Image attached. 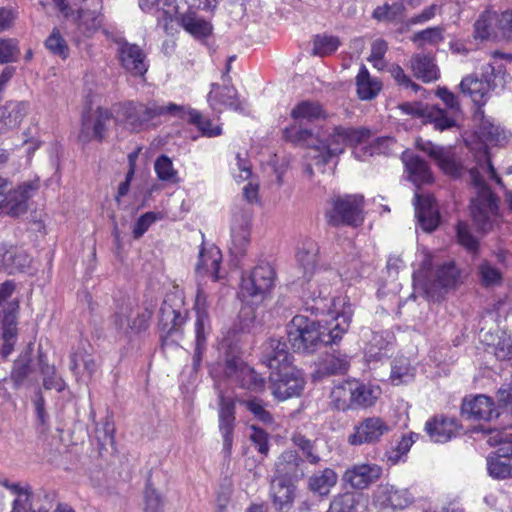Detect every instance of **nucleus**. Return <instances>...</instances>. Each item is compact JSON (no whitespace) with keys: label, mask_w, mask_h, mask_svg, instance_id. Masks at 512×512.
Wrapping results in <instances>:
<instances>
[{"label":"nucleus","mask_w":512,"mask_h":512,"mask_svg":"<svg viewBox=\"0 0 512 512\" xmlns=\"http://www.w3.org/2000/svg\"><path fill=\"white\" fill-rule=\"evenodd\" d=\"M468 177L476 189V196L470 204L471 218L477 231L485 235L492 230L499 217V199L486 185L477 168H471Z\"/></svg>","instance_id":"f257e3e1"},{"label":"nucleus","mask_w":512,"mask_h":512,"mask_svg":"<svg viewBox=\"0 0 512 512\" xmlns=\"http://www.w3.org/2000/svg\"><path fill=\"white\" fill-rule=\"evenodd\" d=\"M382 394L379 385L359 380L346 381L331 393L332 404L337 410L369 408L376 404Z\"/></svg>","instance_id":"f03ea898"},{"label":"nucleus","mask_w":512,"mask_h":512,"mask_svg":"<svg viewBox=\"0 0 512 512\" xmlns=\"http://www.w3.org/2000/svg\"><path fill=\"white\" fill-rule=\"evenodd\" d=\"M39 189V181H27L11 187L9 181L0 178V215L18 218L28 211L29 200Z\"/></svg>","instance_id":"7ed1b4c3"},{"label":"nucleus","mask_w":512,"mask_h":512,"mask_svg":"<svg viewBox=\"0 0 512 512\" xmlns=\"http://www.w3.org/2000/svg\"><path fill=\"white\" fill-rule=\"evenodd\" d=\"M276 273L269 264L256 266L247 278H242L240 297L246 305H258L269 295Z\"/></svg>","instance_id":"20e7f679"},{"label":"nucleus","mask_w":512,"mask_h":512,"mask_svg":"<svg viewBox=\"0 0 512 512\" xmlns=\"http://www.w3.org/2000/svg\"><path fill=\"white\" fill-rule=\"evenodd\" d=\"M362 195H345L333 198V208L327 213L328 222L333 226H358L363 222Z\"/></svg>","instance_id":"39448f33"},{"label":"nucleus","mask_w":512,"mask_h":512,"mask_svg":"<svg viewBox=\"0 0 512 512\" xmlns=\"http://www.w3.org/2000/svg\"><path fill=\"white\" fill-rule=\"evenodd\" d=\"M223 373L227 379L241 388L260 392L265 387L264 378L237 355H226Z\"/></svg>","instance_id":"423d86ee"},{"label":"nucleus","mask_w":512,"mask_h":512,"mask_svg":"<svg viewBox=\"0 0 512 512\" xmlns=\"http://www.w3.org/2000/svg\"><path fill=\"white\" fill-rule=\"evenodd\" d=\"M269 381L272 394L279 400L299 396L305 385L302 372L293 365L270 372Z\"/></svg>","instance_id":"0eeeda50"},{"label":"nucleus","mask_w":512,"mask_h":512,"mask_svg":"<svg viewBox=\"0 0 512 512\" xmlns=\"http://www.w3.org/2000/svg\"><path fill=\"white\" fill-rule=\"evenodd\" d=\"M494 67L487 65L483 69L481 77L469 75L460 82V90L464 95L471 97L477 105H484L489 93L495 89Z\"/></svg>","instance_id":"6e6552de"},{"label":"nucleus","mask_w":512,"mask_h":512,"mask_svg":"<svg viewBox=\"0 0 512 512\" xmlns=\"http://www.w3.org/2000/svg\"><path fill=\"white\" fill-rule=\"evenodd\" d=\"M459 282L460 271L450 261L437 268L434 278L424 284L423 293L427 298L439 300L449 288L455 287Z\"/></svg>","instance_id":"1a4fd4ad"},{"label":"nucleus","mask_w":512,"mask_h":512,"mask_svg":"<svg viewBox=\"0 0 512 512\" xmlns=\"http://www.w3.org/2000/svg\"><path fill=\"white\" fill-rule=\"evenodd\" d=\"M324 329L320 322H310L304 327H297L295 331L292 328L287 329L289 341L292 346L303 353H313L320 346L325 345Z\"/></svg>","instance_id":"9d476101"},{"label":"nucleus","mask_w":512,"mask_h":512,"mask_svg":"<svg viewBox=\"0 0 512 512\" xmlns=\"http://www.w3.org/2000/svg\"><path fill=\"white\" fill-rule=\"evenodd\" d=\"M417 148L426 153L447 175L457 178L462 175L463 166L456 160L451 147H443L426 141L417 140Z\"/></svg>","instance_id":"9b49d317"},{"label":"nucleus","mask_w":512,"mask_h":512,"mask_svg":"<svg viewBox=\"0 0 512 512\" xmlns=\"http://www.w3.org/2000/svg\"><path fill=\"white\" fill-rule=\"evenodd\" d=\"M252 212L240 209L234 212L231 225L230 253L236 257H244L250 243V226Z\"/></svg>","instance_id":"f8f14e48"},{"label":"nucleus","mask_w":512,"mask_h":512,"mask_svg":"<svg viewBox=\"0 0 512 512\" xmlns=\"http://www.w3.org/2000/svg\"><path fill=\"white\" fill-rule=\"evenodd\" d=\"M308 466L300 454L294 450L284 451L275 462V479L294 483L304 479Z\"/></svg>","instance_id":"ddd939ff"},{"label":"nucleus","mask_w":512,"mask_h":512,"mask_svg":"<svg viewBox=\"0 0 512 512\" xmlns=\"http://www.w3.org/2000/svg\"><path fill=\"white\" fill-rule=\"evenodd\" d=\"M482 343L493 346L497 359L504 361L512 357V339L497 322H486L479 330Z\"/></svg>","instance_id":"4468645a"},{"label":"nucleus","mask_w":512,"mask_h":512,"mask_svg":"<svg viewBox=\"0 0 512 512\" xmlns=\"http://www.w3.org/2000/svg\"><path fill=\"white\" fill-rule=\"evenodd\" d=\"M498 443L500 447L487 458L489 475L496 479L512 477V435L500 438Z\"/></svg>","instance_id":"2eb2a0df"},{"label":"nucleus","mask_w":512,"mask_h":512,"mask_svg":"<svg viewBox=\"0 0 512 512\" xmlns=\"http://www.w3.org/2000/svg\"><path fill=\"white\" fill-rule=\"evenodd\" d=\"M389 430L388 424L382 418L368 417L355 426L354 433L348 437V443L351 445L376 443Z\"/></svg>","instance_id":"dca6fc26"},{"label":"nucleus","mask_w":512,"mask_h":512,"mask_svg":"<svg viewBox=\"0 0 512 512\" xmlns=\"http://www.w3.org/2000/svg\"><path fill=\"white\" fill-rule=\"evenodd\" d=\"M111 119V112L102 107L97 108L95 115L83 114L79 140L84 144L91 140L101 142L107 131V122H110Z\"/></svg>","instance_id":"f3484780"},{"label":"nucleus","mask_w":512,"mask_h":512,"mask_svg":"<svg viewBox=\"0 0 512 512\" xmlns=\"http://www.w3.org/2000/svg\"><path fill=\"white\" fill-rule=\"evenodd\" d=\"M261 361L270 372L292 365V354L286 341L271 337L262 346Z\"/></svg>","instance_id":"a211bd4d"},{"label":"nucleus","mask_w":512,"mask_h":512,"mask_svg":"<svg viewBox=\"0 0 512 512\" xmlns=\"http://www.w3.org/2000/svg\"><path fill=\"white\" fill-rule=\"evenodd\" d=\"M84 6L78 9L75 24L80 33L86 37L92 36L102 25L103 15L101 0H83Z\"/></svg>","instance_id":"6ab92c4d"},{"label":"nucleus","mask_w":512,"mask_h":512,"mask_svg":"<svg viewBox=\"0 0 512 512\" xmlns=\"http://www.w3.org/2000/svg\"><path fill=\"white\" fill-rule=\"evenodd\" d=\"M117 54L122 67L133 76H143L147 72L145 54L136 44L118 40Z\"/></svg>","instance_id":"aec40b11"},{"label":"nucleus","mask_w":512,"mask_h":512,"mask_svg":"<svg viewBox=\"0 0 512 512\" xmlns=\"http://www.w3.org/2000/svg\"><path fill=\"white\" fill-rule=\"evenodd\" d=\"M462 415L470 420L491 421L500 415L499 407L485 395H477L473 399H464L461 406Z\"/></svg>","instance_id":"412c9836"},{"label":"nucleus","mask_w":512,"mask_h":512,"mask_svg":"<svg viewBox=\"0 0 512 512\" xmlns=\"http://www.w3.org/2000/svg\"><path fill=\"white\" fill-rule=\"evenodd\" d=\"M415 213L420 227L425 232L434 231L440 221L438 206L430 194L415 193Z\"/></svg>","instance_id":"4be33fe9"},{"label":"nucleus","mask_w":512,"mask_h":512,"mask_svg":"<svg viewBox=\"0 0 512 512\" xmlns=\"http://www.w3.org/2000/svg\"><path fill=\"white\" fill-rule=\"evenodd\" d=\"M375 503L381 512H394L407 507L411 498L407 490L386 485L378 490Z\"/></svg>","instance_id":"5701e85b"},{"label":"nucleus","mask_w":512,"mask_h":512,"mask_svg":"<svg viewBox=\"0 0 512 512\" xmlns=\"http://www.w3.org/2000/svg\"><path fill=\"white\" fill-rule=\"evenodd\" d=\"M394 339V334L390 331L372 332L365 347L366 361H381L390 357Z\"/></svg>","instance_id":"b1692460"},{"label":"nucleus","mask_w":512,"mask_h":512,"mask_svg":"<svg viewBox=\"0 0 512 512\" xmlns=\"http://www.w3.org/2000/svg\"><path fill=\"white\" fill-rule=\"evenodd\" d=\"M30 263L31 258L24 250L6 244L0 245V271L7 274L23 272Z\"/></svg>","instance_id":"393cba45"},{"label":"nucleus","mask_w":512,"mask_h":512,"mask_svg":"<svg viewBox=\"0 0 512 512\" xmlns=\"http://www.w3.org/2000/svg\"><path fill=\"white\" fill-rule=\"evenodd\" d=\"M381 473V467L376 464H360L348 469L344 474V480L353 488L365 489L377 481Z\"/></svg>","instance_id":"a878e982"},{"label":"nucleus","mask_w":512,"mask_h":512,"mask_svg":"<svg viewBox=\"0 0 512 512\" xmlns=\"http://www.w3.org/2000/svg\"><path fill=\"white\" fill-rule=\"evenodd\" d=\"M270 497L276 512H288L295 501L296 486L294 483L274 478L271 481Z\"/></svg>","instance_id":"bb28decb"},{"label":"nucleus","mask_w":512,"mask_h":512,"mask_svg":"<svg viewBox=\"0 0 512 512\" xmlns=\"http://www.w3.org/2000/svg\"><path fill=\"white\" fill-rule=\"evenodd\" d=\"M342 132V126L334 127L333 132L329 134L325 141H318L319 145L316 147V151L319 152L317 164L325 165L332 157H337L344 152L347 144Z\"/></svg>","instance_id":"cd10ccee"},{"label":"nucleus","mask_w":512,"mask_h":512,"mask_svg":"<svg viewBox=\"0 0 512 512\" xmlns=\"http://www.w3.org/2000/svg\"><path fill=\"white\" fill-rule=\"evenodd\" d=\"M459 425L455 418L435 416L426 422L425 430L430 439L437 443L449 441L458 430Z\"/></svg>","instance_id":"c85d7f7f"},{"label":"nucleus","mask_w":512,"mask_h":512,"mask_svg":"<svg viewBox=\"0 0 512 512\" xmlns=\"http://www.w3.org/2000/svg\"><path fill=\"white\" fill-rule=\"evenodd\" d=\"M338 475L334 469L326 467L312 473L307 479V489L320 497H327L337 484Z\"/></svg>","instance_id":"c756f323"},{"label":"nucleus","mask_w":512,"mask_h":512,"mask_svg":"<svg viewBox=\"0 0 512 512\" xmlns=\"http://www.w3.org/2000/svg\"><path fill=\"white\" fill-rule=\"evenodd\" d=\"M410 67L414 76L423 82H431L439 78V69L428 54H414L410 59Z\"/></svg>","instance_id":"7c9ffc66"},{"label":"nucleus","mask_w":512,"mask_h":512,"mask_svg":"<svg viewBox=\"0 0 512 512\" xmlns=\"http://www.w3.org/2000/svg\"><path fill=\"white\" fill-rule=\"evenodd\" d=\"M185 112L184 105H177L175 103H168L167 105H158L156 103L139 104L138 114L141 117L142 123H147L157 117L170 115L179 118Z\"/></svg>","instance_id":"2f4dec72"},{"label":"nucleus","mask_w":512,"mask_h":512,"mask_svg":"<svg viewBox=\"0 0 512 512\" xmlns=\"http://www.w3.org/2000/svg\"><path fill=\"white\" fill-rule=\"evenodd\" d=\"M222 260V254L219 248L212 246L208 249L201 248L199 252V261L196 265L198 273L210 274L214 280H218L219 267Z\"/></svg>","instance_id":"473e14b6"},{"label":"nucleus","mask_w":512,"mask_h":512,"mask_svg":"<svg viewBox=\"0 0 512 512\" xmlns=\"http://www.w3.org/2000/svg\"><path fill=\"white\" fill-rule=\"evenodd\" d=\"M357 95L361 100L374 99L382 89V83L370 76L366 66L362 65L356 76Z\"/></svg>","instance_id":"72a5a7b5"},{"label":"nucleus","mask_w":512,"mask_h":512,"mask_svg":"<svg viewBox=\"0 0 512 512\" xmlns=\"http://www.w3.org/2000/svg\"><path fill=\"white\" fill-rule=\"evenodd\" d=\"M208 101L214 110L221 111L223 107H230L235 110L239 108L236 102V90L233 87L212 85V90L208 94Z\"/></svg>","instance_id":"f704fd0d"},{"label":"nucleus","mask_w":512,"mask_h":512,"mask_svg":"<svg viewBox=\"0 0 512 512\" xmlns=\"http://www.w3.org/2000/svg\"><path fill=\"white\" fill-rule=\"evenodd\" d=\"M349 366L350 360L348 355L341 353L340 351H333V353L327 354L322 360L317 370V374L321 377L344 374L349 369Z\"/></svg>","instance_id":"c9c22d12"},{"label":"nucleus","mask_w":512,"mask_h":512,"mask_svg":"<svg viewBox=\"0 0 512 512\" xmlns=\"http://www.w3.org/2000/svg\"><path fill=\"white\" fill-rule=\"evenodd\" d=\"M180 119L196 126L202 136L213 138L222 134V128L219 125L213 126L210 119L204 117L199 111L185 106V112Z\"/></svg>","instance_id":"e433bc0d"},{"label":"nucleus","mask_w":512,"mask_h":512,"mask_svg":"<svg viewBox=\"0 0 512 512\" xmlns=\"http://www.w3.org/2000/svg\"><path fill=\"white\" fill-rule=\"evenodd\" d=\"M161 320H179L187 317L182 296L178 292L166 294L159 309Z\"/></svg>","instance_id":"4c0bfd02"},{"label":"nucleus","mask_w":512,"mask_h":512,"mask_svg":"<svg viewBox=\"0 0 512 512\" xmlns=\"http://www.w3.org/2000/svg\"><path fill=\"white\" fill-rule=\"evenodd\" d=\"M408 178L417 187L433 181V176L428 164L419 156H411L405 161Z\"/></svg>","instance_id":"58836bf2"},{"label":"nucleus","mask_w":512,"mask_h":512,"mask_svg":"<svg viewBox=\"0 0 512 512\" xmlns=\"http://www.w3.org/2000/svg\"><path fill=\"white\" fill-rule=\"evenodd\" d=\"M497 18L495 12H483L474 24V37L481 40L497 39Z\"/></svg>","instance_id":"ea45409f"},{"label":"nucleus","mask_w":512,"mask_h":512,"mask_svg":"<svg viewBox=\"0 0 512 512\" xmlns=\"http://www.w3.org/2000/svg\"><path fill=\"white\" fill-rule=\"evenodd\" d=\"M291 441L301 452V458L308 465H317L321 461V457L317 451L316 440H311L301 433H294Z\"/></svg>","instance_id":"a19ab883"},{"label":"nucleus","mask_w":512,"mask_h":512,"mask_svg":"<svg viewBox=\"0 0 512 512\" xmlns=\"http://www.w3.org/2000/svg\"><path fill=\"white\" fill-rule=\"evenodd\" d=\"M292 118L301 125L304 121L312 122L325 117L322 106L313 101H302L291 112Z\"/></svg>","instance_id":"79ce46f5"},{"label":"nucleus","mask_w":512,"mask_h":512,"mask_svg":"<svg viewBox=\"0 0 512 512\" xmlns=\"http://www.w3.org/2000/svg\"><path fill=\"white\" fill-rule=\"evenodd\" d=\"M8 489L16 495L11 512H34L36 505L29 487H21L18 483H11Z\"/></svg>","instance_id":"37998d69"},{"label":"nucleus","mask_w":512,"mask_h":512,"mask_svg":"<svg viewBox=\"0 0 512 512\" xmlns=\"http://www.w3.org/2000/svg\"><path fill=\"white\" fill-rule=\"evenodd\" d=\"M39 367L43 376V387L46 390L55 389L61 392L65 389V382L56 374L55 367L46 362L45 356L41 352H39Z\"/></svg>","instance_id":"c03bdc74"},{"label":"nucleus","mask_w":512,"mask_h":512,"mask_svg":"<svg viewBox=\"0 0 512 512\" xmlns=\"http://www.w3.org/2000/svg\"><path fill=\"white\" fill-rule=\"evenodd\" d=\"M415 369L411 366L406 357H397L393 360L391 368V380L395 384L406 383L413 379Z\"/></svg>","instance_id":"a18cd8bd"},{"label":"nucleus","mask_w":512,"mask_h":512,"mask_svg":"<svg viewBox=\"0 0 512 512\" xmlns=\"http://www.w3.org/2000/svg\"><path fill=\"white\" fill-rule=\"evenodd\" d=\"M425 121L434 124V128L439 131H444L456 125V120L449 116L446 110L435 105H429Z\"/></svg>","instance_id":"49530a36"},{"label":"nucleus","mask_w":512,"mask_h":512,"mask_svg":"<svg viewBox=\"0 0 512 512\" xmlns=\"http://www.w3.org/2000/svg\"><path fill=\"white\" fill-rule=\"evenodd\" d=\"M457 242L468 252L476 254L479 249V238L472 233V229L467 222L459 221L456 224Z\"/></svg>","instance_id":"de8ad7c7"},{"label":"nucleus","mask_w":512,"mask_h":512,"mask_svg":"<svg viewBox=\"0 0 512 512\" xmlns=\"http://www.w3.org/2000/svg\"><path fill=\"white\" fill-rule=\"evenodd\" d=\"M328 315L333 320H351L354 315V306L348 296H337L332 300Z\"/></svg>","instance_id":"09e8293b"},{"label":"nucleus","mask_w":512,"mask_h":512,"mask_svg":"<svg viewBox=\"0 0 512 512\" xmlns=\"http://www.w3.org/2000/svg\"><path fill=\"white\" fill-rule=\"evenodd\" d=\"M318 253L319 247L314 241L308 240L302 244V247L297 253V259L305 270V273L314 271L317 263Z\"/></svg>","instance_id":"8fccbe9b"},{"label":"nucleus","mask_w":512,"mask_h":512,"mask_svg":"<svg viewBox=\"0 0 512 512\" xmlns=\"http://www.w3.org/2000/svg\"><path fill=\"white\" fill-rule=\"evenodd\" d=\"M181 24L186 31L197 37H205L211 33V25L209 22L198 18L193 13L182 15Z\"/></svg>","instance_id":"3c124183"},{"label":"nucleus","mask_w":512,"mask_h":512,"mask_svg":"<svg viewBox=\"0 0 512 512\" xmlns=\"http://www.w3.org/2000/svg\"><path fill=\"white\" fill-rule=\"evenodd\" d=\"M154 169L161 181L174 184L179 182L177 171L174 169L172 160L168 156H159L154 163Z\"/></svg>","instance_id":"603ef678"},{"label":"nucleus","mask_w":512,"mask_h":512,"mask_svg":"<svg viewBox=\"0 0 512 512\" xmlns=\"http://www.w3.org/2000/svg\"><path fill=\"white\" fill-rule=\"evenodd\" d=\"M18 329L16 322H2V347L0 348V355L7 358L13 351L14 345L17 342Z\"/></svg>","instance_id":"864d4df0"},{"label":"nucleus","mask_w":512,"mask_h":512,"mask_svg":"<svg viewBox=\"0 0 512 512\" xmlns=\"http://www.w3.org/2000/svg\"><path fill=\"white\" fill-rule=\"evenodd\" d=\"M284 138L292 143L313 146L316 142L314 134L310 129L301 128L300 126H291L284 130Z\"/></svg>","instance_id":"5fc2aeb1"},{"label":"nucleus","mask_w":512,"mask_h":512,"mask_svg":"<svg viewBox=\"0 0 512 512\" xmlns=\"http://www.w3.org/2000/svg\"><path fill=\"white\" fill-rule=\"evenodd\" d=\"M340 40L332 35H317L314 38V54L326 56L334 53L340 46Z\"/></svg>","instance_id":"6e6d98bb"},{"label":"nucleus","mask_w":512,"mask_h":512,"mask_svg":"<svg viewBox=\"0 0 512 512\" xmlns=\"http://www.w3.org/2000/svg\"><path fill=\"white\" fill-rule=\"evenodd\" d=\"M357 504L354 494H339L332 499L326 512H356Z\"/></svg>","instance_id":"4d7b16f0"},{"label":"nucleus","mask_w":512,"mask_h":512,"mask_svg":"<svg viewBox=\"0 0 512 512\" xmlns=\"http://www.w3.org/2000/svg\"><path fill=\"white\" fill-rule=\"evenodd\" d=\"M242 405L246 407V409L254 416L255 419L264 423L271 424L273 422V417L271 413L266 410L265 403L259 398H252L249 400H243L241 402Z\"/></svg>","instance_id":"13d9d810"},{"label":"nucleus","mask_w":512,"mask_h":512,"mask_svg":"<svg viewBox=\"0 0 512 512\" xmlns=\"http://www.w3.org/2000/svg\"><path fill=\"white\" fill-rule=\"evenodd\" d=\"M478 272L481 283L486 287L500 285L502 282V273L488 261L479 265Z\"/></svg>","instance_id":"bf43d9fd"},{"label":"nucleus","mask_w":512,"mask_h":512,"mask_svg":"<svg viewBox=\"0 0 512 512\" xmlns=\"http://www.w3.org/2000/svg\"><path fill=\"white\" fill-rule=\"evenodd\" d=\"M478 135L484 142L497 143L502 138V130L491 120L482 117L478 127Z\"/></svg>","instance_id":"052dcab7"},{"label":"nucleus","mask_w":512,"mask_h":512,"mask_svg":"<svg viewBox=\"0 0 512 512\" xmlns=\"http://www.w3.org/2000/svg\"><path fill=\"white\" fill-rule=\"evenodd\" d=\"M314 275L315 281L321 286L317 297H323L329 294L328 286L336 283L340 277V274L331 268L319 269L315 271Z\"/></svg>","instance_id":"680f3d73"},{"label":"nucleus","mask_w":512,"mask_h":512,"mask_svg":"<svg viewBox=\"0 0 512 512\" xmlns=\"http://www.w3.org/2000/svg\"><path fill=\"white\" fill-rule=\"evenodd\" d=\"M30 372L31 368L29 357L20 358L15 361L10 375V378L13 381L15 389H18L22 386Z\"/></svg>","instance_id":"e2e57ef3"},{"label":"nucleus","mask_w":512,"mask_h":512,"mask_svg":"<svg viewBox=\"0 0 512 512\" xmlns=\"http://www.w3.org/2000/svg\"><path fill=\"white\" fill-rule=\"evenodd\" d=\"M45 46L54 55H58L62 58H66L68 56V46L57 28H54L52 33L46 39Z\"/></svg>","instance_id":"0e129e2a"},{"label":"nucleus","mask_w":512,"mask_h":512,"mask_svg":"<svg viewBox=\"0 0 512 512\" xmlns=\"http://www.w3.org/2000/svg\"><path fill=\"white\" fill-rule=\"evenodd\" d=\"M144 512H163V500L160 493L152 486L150 480L147 481L145 493Z\"/></svg>","instance_id":"69168bd1"},{"label":"nucleus","mask_w":512,"mask_h":512,"mask_svg":"<svg viewBox=\"0 0 512 512\" xmlns=\"http://www.w3.org/2000/svg\"><path fill=\"white\" fill-rule=\"evenodd\" d=\"M342 133H344V139L346 144L349 146H356L358 144L366 142L372 135L371 131L367 128H351L342 127Z\"/></svg>","instance_id":"338daca9"},{"label":"nucleus","mask_w":512,"mask_h":512,"mask_svg":"<svg viewBox=\"0 0 512 512\" xmlns=\"http://www.w3.org/2000/svg\"><path fill=\"white\" fill-rule=\"evenodd\" d=\"M403 11V5L395 3L393 5L385 4L378 6L373 11V17L378 21H394L396 20Z\"/></svg>","instance_id":"774afa93"}]
</instances>
